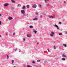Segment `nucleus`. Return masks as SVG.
<instances>
[{
    "mask_svg": "<svg viewBox=\"0 0 67 67\" xmlns=\"http://www.w3.org/2000/svg\"><path fill=\"white\" fill-rule=\"evenodd\" d=\"M54 32H52L51 33V34H50V35L51 36H53L54 34Z\"/></svg>",
    "mask_w": 67,
    "mask_h": 67,
    "instance_id": "obj_1",
    "label": "nucleus"
},
{
    "mask_svg": "<svg viewBox=\"0 0 67 67\" xmlns=\"http://www.w3.org/2000/svg\"><path fill=\"white\" fill-rule=\"evenodd\" d=\"M33 8H36V5L35 4H34L32 6Z\"/></svg>",
    "mask_w": 67,
    "mask_h": 67,
    "instance_id": "obj_2",
    "label": "nucleus"
},
{
    "mask_svg": "<svg viewBox=\"0 0 67 67\" xmlns=\"http://www.w3.org/2000/svg\"><path fill=\"white\" fill-rule=\"evenodd\" d=\"M54 26H55L57 27V30H59V28H58V26L56 24H55L54 25Z\"/></svg>",
    "mask_w": 67,
    "mask_h": 67,
    "instance_id": "obj_3",
    "label": "nucleus"
},
{
    "mask_svg": "<svg viewBox=\"0 0 67 67\" xmlns=\"http://www.w3.org/2000/svg\"><path fill=\"white\" fill-rule=\"evenodd\" d=\"M21 12L23 14H24V13H25V11H24L23 10H21Z\"/></svg>",
    "mask_w": 67,
    "mask_h": 67,
    "instance_id": "obj_4",
    "label": "nucleus"
},
{
    "mask_svg": "<svg viewBox=\"0 0 67 67\" xmlns=\"http://www.w3.org/2000/svg\"><path fill=\"white\" fill-rule=\"evenodd\" d=\"M55 16H49V18H55Z\"/></svg>",
    "mask_w": 67,
    "mask_h": 67,
    "instance_id": "obj_5",
    "label": "nucleus"
},
{
    "mask_svg": "<svg viewBox=\"0 0 67 67\" xmlns=\"http://www.w3.org/2000/svg\"><path fill=\"white\" fill-rule=\"evenodd\" d=\"M9 4H4V6H8Z\"/></svg>",
    "mask_w": 67,
    "mask_h": 67,
    "instance_id": "obj_6",
    "label": "nucleus"
},
{
    "mask_svg": "<svg viewBox=\"0 0 67 67\" xmlns=\"http://www.w3.org/2000/svg\"><path fill=\"white\" fill-rule=\"evenodd\" d=\"M27 67H32V66L29 65H27Z\"/></svg>",
    "mask_w": 67,
    "mask_h": 67,
    "instance_id": "obj_7",
    "label": "nucleus"
},
{
    "mask_svg": "<svg viewBox=\"0 0 67 67\" xmlns=\"http://www.w3.org/2000/svg\"><path fill=\"white\" fill-rule=\"evenodd\" d=\"M62 56L63 57H66V56L64 54H63L62 55Z\"/></svg>",
    "mask_w": 67,
    "mask_h": 67,
    "instance_id": "obj_8",
    "label": "nucleus"
},
{
    "mask_svg": "<svg viewBox=\"0 0 67 67\" xmlns=\"http://www.w3.org/2000/svg\"><path fill=\"white\" fill-rule=\"evenodd\" d=\"M25 6H23V7L22 8V9H25Z\"/></svg>",
    "mask_w": 67,
    "mask_h": 67,
    "instance_id": "obj_9",
    "label": "nucleus"
},
{
    "mask_svg": "<svg viewBox=\"0 0 67 67\" xmlns=\"http://www.w3.org/2000/svg\"><path fill=\"white\" fill-rule=\"evenodd\" d=\"M63 45L64 46V47H67V45L66 44H63Z\"/></svg>",
    "mask_w": 67,
    "mask_h": 67,
    "instance_id": "obj_10",
    "label": "nucleus"
},
{
    "mask_svg": "<svg viewBox=\"0 0 67 67\" xmlns=\"http://www.w3.org/2000/svg\"><path fill=\"white\" fill-rule=\"evenodd\" d=\"M9 20H12L13 19V18L12 17H10L9 18Z\"/></svg>",
    "mask_w": 67,
    "mask_h": 67,
    "instance_id": "obj_11",
    "label": "nucleus"
},
{
    "mask_svg": "<svg viewBox=\"0 0 67 67\" xmlns=\"http://www.w3.org/2000/svg\"><path fill=\"white\" fill-rule=\"evenodd\" d=\"M34 33H37V31L36 30H35L34 31Z\"/></svg>",
    "mask_w": 67,
    "mask_h": 67,
    "instance_id": "obj_12",
    "label": "nucleus"
},
{
    "mask_svg": "<svg viewBox=\"0 0 67 67\" xmlns=\"http://www.w3.org/2000/svg\"><path fill=\"white\" fill-rule=\"evenodd\" d=\"M49 1V0H45V2L46 3V2H47V1Z\"/></svg>",
    "mask_w": 67,
    "mask_h": 67,
    "instance_id": "obj_13",
    "label": "nucleus"
},
{
    "mask_svg": "<svg viewBox=\"0 0 67 67\" xmlns=\"http://www.w3.org/2000/svg\"><path fill=\"white\" fill-rule=\"evenodd\" d=\"M11 1L12 2H13V3H15V2L13 0H11Z\"/></svg>",
    "mask_w": 67,
    "mask_h": 67,
    "instance_id": "obj_14",
    "label": "nucleus"
},
{
    "mask_svg": "<svg viewBox=\"0 0 67 67\" xmlns=\"http://www.w3.org/2000/svg\"><path fill=\"white\" fill-rule=\"evenodd\" d=\"M35 14H36V15H38V13H37V12H36L35 13Z\"/></svg>",
    "mask_w": 67,
    "mask_h": 67,
    "instance_id": "obj_15",
    "label": "nucleus"
},
{
    "mask_svg": "<svg viewBox=\"0 0 67 67\" xmlns=\"http://www.w3.org/2000/svg\"><path fill=\"white\" fill-rule=\"evenodd\" d=\"M26 7H27L28 8H29L30 7V5H27L26 6Z\"/></svg>",
    "mask_w": 67,
    "mask_h": 67,
    "instance_id": "obj_16",
    "label": "nucleus"
},
{
    "mask_svg": "<svg viewBox=\"0 0 67 67\" xmlns=\"http://www.w3.org/2000/svg\"><path fill=\"white\" fill-rule=\"evenodd\" d=\"M29 27L30 28H33V27L32 26H30Z\"/></svg>",
    "mask_w": 67,
    "mask_h": 67,
    "instance_id": "obj_17",
    "label": "nucleus"
},
{
    "mask_svg": "<svg viewBox=\"0 0 67 67\" xmlns=\"http://www.w3.org/2000/svg\"><path fill=\"white\" fill-rule=\"evenodd\" d=\"M62 60H65L66 59H65L64 58H63L62 59Z\"/></svg>",
    "mask_w": 67,
    "mask_h": 67,
    "instance_id": "obj_18",
    "label": "nucleus"
},
{
    "mask_svg": "<svg viewBox=\"0 0 67 67\" xmlns=\"http://www.w3.org/2000/svg\"><path fill=\"white\" fill-rule=\"evenodd\" d=\"M12 63H14V60H12Z\"/></svg>",
    "mask_w": 67,
    "mask_h": 67,
    "instance_id": "obj_19",
    "label": "nucleus"
},
{
    "mask_svg": "<svg viewBox=\"0 0 67 67\" xmlns=\"http://www.w3.org/2000/svg\"><path fill=\"white\" fill-rule=\"evenodd\" d=\"M39 8H41V5H39Z\"/></svg>",
    "mask_w": 67,
    "mask_h": 67,
    "instance_id": "obj_20",
    "label": "nucleus"
},
{
    "mask_svg": "<svg viewBox=\"0 0 67 67\" xmlns=\"http://www.w3.org/2000/svg\"><path fill=\"white\" fill-rule=\"evenodd\" d=\"M59 35H62V33H59Z\"/></svg>",
    "mask_w": 67,
    "mask_h": 67,
    "instance_id": "obj_21",
    "label": "nucleus"
},
{
    "mask_svg": "<svg viewBox=\"0 0 67 67\" xmlns=\"http://www.w3.org/2000/svg\"><path fill=\"white\" fill-rule=\"evenodd\" d=\"M47 50H48V51L49 52H49H50V51H49V49H48Z\"/></svg>",
    "mask_w": 67,
    "mask_h": 67,
    "instance_id": "obj_22",
    "label": "nucleus"
},
{
    "mask_svg": "<svg viewBox=\"0 0 67 67\" xmlns=\"http://www.w3.org/2000/svg\"><path fill=\"white\" fill-rule=\"evenodd\" d=\"M37 20V19L35 18V19H34V20Z\"/></svg>",
    "mask_w": 67,
    "mask_h": 67,
    "instance_id": "obj_23",
    "label": "nucleus"
},
{
    "mask_svg": "<svg viewBox=\"0 0 67 67\" xmlns=\"http://www.w3.org/2000/svg\"><path fill=\"white\" fill-rule=\"evenodd\" d=\"M54 49H56V47H55V46H54Z\"/></svg>",
    "mask_w": 67,
    "mask_h": 67,
    "instance_id": "obj_24",
    "label": "nucleus"
},
{
    "mask_svg": "<svg viewBox=\"0 0 67 67\" xmlns=\"http://www.w3.org/2000/svg\"><path fill=\"white\" fill-rule=\"evenodd\" d=\"M27 37H30V35H27Z\"/></svg>",
    "mask_w": 67,
    "mask_h": 67,
    "instance_id": "obj_25",
    "label": "nucleus"
},
{
    "mask_svg": "<svg viewBox=\"0 0 67 67\" xmlns=\"http://www.w3.org/2000/svg\"><path fill=\"white\" fill-rule=\"evenodd\" d=\"M59 24H62V22H60L59 23Z\"/></svg>",
    "mask_w": 67,
    "mask_h": 67,
    "instance_id": "obj_26",
    "label": "nucleus"
},
{
    "mask_svg": "<svg viewBox=\"0 0 67 67\" xmlns=\"http://www.w3.org/2000/svg\"><path fill=\"white\" fill-rule=\"evenodd\" d=\"M37 62H40V60H37Z\"/></svg>",
    "mask_w": 67,
    "mask_h": 67,
    "instance_id": "obj_27",
    "label": "nucleus"
},
{
    "mask_svg": "<svg viewBox=\"0 0 67 67\" xmlns=\"http://www.w3.org/2000/svg\"><path fill=\"white\" fill-rule=\"evenodd\" d=\"M7 59H8V58H9V56H8V55L7 56Z\"/></svg>",
    "mask_w": 67,
    "mask_h": 67,
    "instance_id": "obj_28",
    "label": "nucleus"
},
{
    "mask_svg": "<svg viewBox=\"0 0 67 67\" xmlns=\"http://www.w3.org/2000/svg\"><path fill=\"white\" fill-rule=\"evenodd\" d=\"M23 41H25V39L24 38H23Z\"/></svg>",
    "mask_w": 67,
    "mask_h": 67,
    "instance_id": "obj_29",
    "label": "nucleus"
},
{
    "mask_svg": "<svg viewBox=\"0 0 67 67\" xmlns=\"http://www.w3.org/2000/svg\"><path fill=\"white\" fill-rule=\"evenodd\" d=\"M49 4H48L47 5H46V6H48V5H49Z\"/></svg>",
    "mask_w": 67,
    "mask_h": 67,
    "instance_id": "obj_30",
    "label": "nucleus"
},
{
    "mask_svg": "<svg viewBox=\"0 0 67 67\" xmlns=\"http://www.w3.org/2000/svg\"><path fill=\"white\" fill-rule=\"evenodd\" d=\"M32 63H35V62L34 61H33Z\"/></svg>",
    "mask_w": 67,
    "mask_h": 67,
    "instance_id": "obj_31",
    "label": "nucleus"
},
{
    "mask_svg": "<svg viewBox=\"0 0 67 67\" xmlns=\"http://www.w3.org/2000/svg\"><path fill=\"white\" fill-rule=\"evenodd\" d=\"M64 3H66V2L65 1H64Z\"/></svg>",
    "mask_w": 67,
    "mask_h": 67,
    "instance_id": "obj_32",
    "label": "nucleus"
},
{
    "mask_svg": "<svg viewBox=\"0 0 67 67\" xmlns=\"http://www.w3.org/2000/svg\"><path fill=\"white\" fill-rule=\"evenodd\" d=\"M19 5H20L19 4H18L17 5V7H19Z\"/></svg>",
    "mask_w": 67,
    "mask_h": 67,
    "instance_id": "obj_33",
    "label": "nucleus"
},
{
    "mask_svg": "<svg viewBox=\"0 0 67 67\" xmlns=\"http://www.w3.org/2000/svg\"><path fill=\"white\" fill-rule=\"evenodd\" d=\"M14 34H15V33H13V35H14Z\"/></svg>",
    "mask_w": 67,
    "mask_h": 67,
    "instance_id": "obj_34",
    "label": "nucleus"
},
{
    "mask_svg": "<svg viewBox=\"0 0 67 67\" xmlns=\"http://www.w3.org/2000/svg\"><path fill=\"white\" fill-rule=\"evenodd\" d=\"M6 35H8V33H6Z\"/></svg>",
    "mask_w": 67,
    "mask_h": 67,
    "instance_id": "obj_35",
    "label": "nucleus"
},
{
    "mask_svg": "<svg viewBox=\"0 0 67 67\" xmlns=\"http://www.w3.org/2000/svg\"><path fill=\"white\" fill-rule=\"evenodd\" d=\"M1 16V14H0V16Z\"/></svg>",
    "mask_w": 67,
    "mask_h": 67,
    "instance_id": "obj_36",
    "label": "nucleus"
},
{
    "mask_svg": "<svg viewBox=\"0 0 67 67\" xmlns=\"http://www.w3.org/2000/svg\"><path fill=\"white\" fill-rule=\"evenodd\" d=\"M1 24V22L0 21V24Z\"/></svg>",
    "mask_w": 67,
    "mask_h": 67,
    "instance_id": "obj_37",
    "label": "nucleus"
},
{
    "mask_svg": "<svg viewBox=\"0 0 67 67\" xmlns=\"http://www.w3.org/2000/svg\"><path fill=\"white\" fill-rule=\"evenodd\" d=\"M38 44H39L38 43H37V44H38Z\"/></svg>",
    "mask_w": 67,
    "mask_h": 67,
    "instance_id": "obj_38",
    "label": "nucleus"
},
{
    "mask_svg": "<svg viewBox=\"0 0 67 67\" xmlns=\"http://www.w3.org/2000/svg\"><path fill=\"white\" fill-rule=\"evenodd\" d=\"M19 52H21V51H19Z\"/></svg>",
    "mask_w": 67,
    "mask_h": 67,
    "instance_id": "obj_39",
    "label": "nucleus"
},
{
    "mask_svg": "<svg viewBox=\"0 0 67 67\" xmlns=\"http://www.w3.org/2000/svg\"><path fill=\"white\" fill-rule=\"evenodd\" d=\"M1 37V35H0V37Z\"/></svg>",
    "mask_w": 67,
    "mask_h": 67,
    "instance_id": "obj_40",
    "label": "nucleus"
},
{
    "mask_svg": "<svg viewBox=\"0 0 67 67\" xmlns=\"http://www.w3.org/2000/svg\"><path fill=\"white\" fill-rule=\"evenodd\" d=\"M14 51H15V50H14Z\"/></svg>",
    "mask_w": 67,
    "mask_h": 67,
    "instance_id": "obj_41",
    "label": "nucleus"
},
{
    "mask_svg": "<svg viewBox=\"0 0 67 67\" xmlns=\"http://www.w3.org/2000/svg\"><path fill=\"white\" fill-rule=\"evenodd\" d=\"M27 15H28V14H27Z\"/></svg>",
    "mask_w": 67,
    "mask_h": 67,
    "instance_id": "obj_42",
    "label": "nucleus"
}]
</instances>
